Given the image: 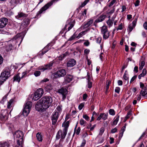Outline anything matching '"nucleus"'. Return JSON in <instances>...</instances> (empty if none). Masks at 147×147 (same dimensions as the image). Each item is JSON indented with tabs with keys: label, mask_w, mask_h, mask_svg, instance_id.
Returning a JSON list of instances; mask_svg holds the SVG:
<instances>
[{
	"label": "nucleus",
	"mask_w": 147,
	"mask_h": 147,
	"mask_svg": "<svg viewBox=\"0 0 147 147\" xmlns=\"http://www.w3.org/2000/svg\"><path fill=\"white\" fill-rule=\"evenodd\" d=\"M67 132L63 129L62 131L61 130H59L57 134L56 139L57 140L59 139L60 138L61 139H64L67 134Z\"/></svg>",
	"instance_id": "obj_8"
},
{
	"label": "nucleus",
	"mask_w": 147,
	"mask_h": 147,
	"mask_svg": "<svg viewBox=\"0 0 147 147\" xmlns=\"http://www.w3.org/2000/svg\"><path fill=\"white\" fill-rule=\"evenodd\" d=\"M143 27L146 30H147V22H144L143 24Z\"/></svg>",
	"instance_id": "obj_60"
},
{
	"label": "nucleus",
	"mask_w": 147,
	"mask_h": 147,
	"mask_svg": "<svg viewBox=\"0 0 147 147\" xmlns=\"http://www.w3.org/2000/svg\"><path fill=\"white\" fill-rule=\"evenodd\" d=\"M101 37H98L96 38V42L98 43H100L101 40Z\"/></svg>",
	"instance_id": "obj_49"
},
{
	"label": "nucleus",
	"mask_w": 147,
	"mask_h": 147,
	"mask_svg": "<svg viewBox=\"0 0 147 147\" xmlns=\"http://www.w3.org/2000/svg\"><path fill=\"white\" fill-rule=\"evenodd\" d=\"M36 137L37 140L39 142H41L42 140L41 135L39 133H38L36 134Z\"/></svg>",
	"instance_id": "obj_29"
},
{
	"label": "nucleus",
	"mask_w": 147,
	"mask_h": 147,
	"mask_svg": "<svg viewBox=\"0 0 147 147\" xmlns=\"http://www.w3.org/2000/svg\"><path fill=\"white\" fill-rule=\"evenodd\" d=\"M90 52V50L88 49H86L84 51V53L86 54H88Z\"/></svg>",
	"instance_id": "obj_64"
},
{
	"label": "nucleus",
	"mask_w": 147,
	"mask_h": 147,
	"mask_svg": "<svg viewBox=\"0 0 147 147\" xmlns=\"http://www.w3.org/2000/svg\"><path fill=\"white\" fill-rule=\"evenodd\" d=\"M108 7H109L108 6H105L103 10L105 11L108 9V10L106 12V13L107 14L111 15L114 12L115 10V9L114 6L112 8H111L110 7L109 8Z\"/></svg>",
	"instance_id": "obj_14"
},
{
	"label": "nucleus",
	"mask_w": 147,
	"mask_h": 147,
	"mask_svg": "<svg viewBox=\"0 0 147 147\" xmlns=\"http://www.w3.org/2000/svg\"><path fill=\"white\" fill-rule=\"evenodd\" d=\"M107 17V16L105 14H102L100 15L94 22V24L96 26L98 23L102 22Z\"/></svg>",
	"instance_id": "obj_10"
},
{
	"label": "nucleus",
	"mask_w": 147,
	"mask_h": 147,
	"mask_svg": "<svg viewBox=\"0 0 147 147\" xmlns=\"http://www.w3.org/2000/svg\"><path fill=\"white\" fill-rule=\"evenodd\" d=\"M102 116V119L105 120L107 119V116H108V114H105V113H101Z\"/></svg>",
	"instance_id": "obj_36"
},
{
	"label": "nucleus",
	"mask_w": 147,
	"mask_h": 147,
	"mask_svg": "<svg viewBox=\"0 0 147 147\" xmlns=\"http://www.w3.org/2000/svg\"><path fill=\"white\" fill-rule=\"evenodd\" d=\"M49 50V49H48L47 51H43L42 50V51H41V52H40V53L39 54V55L40 56H42L45 53H46Z\"/></svg>",
	"instance_id": "obj_47"
},
{
	"label": "nucleus",
	"mask_w": 147,
	"mask_h": 147,
	"mask_svg": "<svg viewBox=\"0 0 147 147\" xmlns=\"http://www.w3.org/2000/svg\"><path fill=\"white\" fill-rule=\"evenodd\" d=\"M117 129L116 127H115L114 128L112 129L111 131V132L112 133H114L116 132L117 131Z\"/></svg>",
	"instance_id": "obj_58"
},
{
	"label": "nucleus",
	"mask_w": 147,
	"mask_h": 147,
	"mask_svg": "<svg viewBox=\"0 0 147 147\" xmlns=\"http://www.w3.org/2000/svg\"><path fill=\"white\" fill-rule=\"evenodd\" d=\"M11 140L1 142L0 147H9L11 144Z\"/></svg>",
	"instance_id": "obj_19"
},
{
	"label": "nucleus",
	"mask_w": 147,
	"mask_h": 147,
	"mask_svg": "<svg viewBox=\"0 0 147 147\" xmlns=\"http://www.w3.org/2000/svg\"><path fill=\"white\" fill-rule=\"evenodd\" d=\"M18 0H11L10 3L12 4L15 5L18 2Z\"/></svg>",
	"instance_id": "obj_45"
},
{
	"label": "nucleus",
	"mask_w": 147,
	"mask_h": 147,
	"mask_svg": "<svg viewBox=\"0 0 147 147\" xmlns=\"http://www.w3.org/2000/svg\"><path fill=\"white\" fill-rule=\"evenodd\" d=\"M146 87H145L142 89L140 92V94L142 96H145L146 95Z\"/></svg>",
	"instance_id": "obj_30"
},
{
	"label": "nucleus",
	"mask_w": 147,
	"mask_h": 147,
	"mask_svg": "<svg viewBox=\"0 0 147 147\" xmlns=\"http://www.w3.org/2000/svg\"><path fill=\"white\" fill-rule=\"evenodd\" d=\"M89 0H85L81 5L79 7V8H82L85 6L86 4L89 1Z\"/></svg>",
	"instance_id": "obj_37"
},
{
	"label": "nucleus",
	"mask_w": 147,
	"mask_h": 147,
	"mask_svg": "<svg viewBox=\"0 0 147 147\" xmlns=\"http://www.w3.org/2000/svg\"><path fill=\"white\" fill-rule=\"evenodd\" d=\"M84 103H81L78 106V109L79 110H81L84 106Z\"/></svg>",
	"instance_id": "obj_46"
},
{
	"label": "nucleus",
	"mask_w": 147,
	"mask_h": 147,
	"mask_svg": "<svg viewBox=\"0 0 147 147\" xmlns=\"http://www.w3.org/2000/svg\"><path fill=\"white\" fill-rule=\"evenodd\" d=\"M59 115V113L57 111L54 112L53 114L52 118V123L53 125H55L57 121Z\"/></svg>",
	"instance_id": "obj_13"
},
{
	"label": "nucleus",
	"mask_w": 147,
	"mask_h": 147,
	"mask_svg": "<svg viewBox=\"0 0 147 147\" xmlns=\"http://www.w3.org/2000/svg\"><path fill=\"white\" fill-rule=\"evenodd\" d=\"M109 113L111 115H115V111L113 109H110L109 111Z\"/></svg>",
	"instance_id": "obj_41"
},
{
	"label": "nucleus",
	"mask_w": 147,
	"mask_h": 147,
	"mask_svg": "<svg viewBox=\"0 0 147 147\" xmlns=\"http://www.w3.org/2000/svg\"><path fill=\"white\" fill-rule=\"evenodd\" d=\"M140 3V1L137 0L136 1V3H135V5L136 7L138 6L139 5Z\"/></svg>",
	"instance_id": "obj_62"
},
{
	"label": "nucleus",
	"mask_w": 147,
	"mask_h": 147,
	"mask_svg": "<svg viewBox=\"0 0 147 147\" xmlns=\"http://www.w3.org/2000/svg\"><path fill=\"white\" fill-rule=\"evenodd\" d=\"M86 123V122L83 119H81L80 120V123L81 125H84V123Z\"/></svg>",
	"instance_id": "obj_48"
},
{
	"label": "nucleus",
	"mask_w": 147,
	"mask_h": 147,
	"mask_svg": "<svg viewBox=\"0 0 147 147\" xmlns=\"http://www.w3.org/2000/svg\"><path fill=\"white\" fill-rule=\"evenodd\" d=\"M87 95L86 94H83V99L84 100H85L87 97Z\"/></svg>",
	"instance_id": "obj_63"
},
{
	"label": "nucleus",
	"mask_w": 147,
	"mask_h": 147,
	"mask_svg": "<svg viewBox=\"0 0 147 147\" xmlns=\"http://www.w3.org/2000/svg\"><path fill=\"white\" fill-rule=\"evenodd\" d=\"M101 33L103 34V38L105 39L108 38L109 36V32H108L107 27L106 26H102L101 29Z\"/></svg>",
	"instance_id": "obj_5"
},
{
	"label": "nucleus",
	"mask_w": 147,
	"mask_h": 147,
	"mask_svg": "<svg viewBox=\"0 0 147 147\" xmlns=\"http://www.w3.org/2000/svg\"><path fill=\"white\" fill-rule=\"evenodd\" d=\"M104 131V129L103 127H101L100 129V131L99 133V135L100 136H102V134H103Z\"/></svg>",
	"instance_id": "obj_43"
},
{
	"label": "nucleus",
	"mask_w": 147,
	"mask_h": 147,
	"mask_svg": "<svg viewBox=\"0 0 147 147\" xmlns=\"http://www.w3.org/2000/svg\"><path fill=\"white\" fill-rule=\"evenodd\" d=\"M40 98V97L38 96V95L36 94V93L35 92L33 98V100H38Z\"/></svg>",
	"instance_id": "obj_38"
},
{
	"label": "nucleus",
	"mask_w": 147,
	"mask_h": 147,
	"mask_svg": "<svg viewBox=\"0 0 147 147\" xmlns=\"http://www.w3.org/2000/svg\"><path fill=\"white\" fill-rule=\"evenodd\" d=\"M20 77L18 75L15 76L13 77V81H16L19 82L20 80Z\"/></svg>",
	"instance_id": "obj_31"
},
{
	"label": "nucleus",
	"mask_w": 147,
	"mask_h": 147,
	"mask_svg": "<svg viewBox=\"0 0 147 147\" xmlns=\"http://www.w3.org/2000/svg\"><path fill=\"white\" fill-rule=\"evenodd\" d=\"M94 22V20L92 19H90L88 20V22L86 23H84V24L82 25V27L84 28H87L91 26Z\"/></svg>",
	"instance_id": "obj_16"
},
{
	"label": "nucleus",
	"mask_w": 147,
	"mask_h": 147,
	"mask_svg": "<svg viewBox=\"0 0 147 147\" xmlns=\"http://www.w3.org/2000/svg\"><path fill=\"white\" fill-rule=\"evenodd\" d=\"M62 106H58L57 107V110L59 111V112H60L62 110Z\"/></svg>",
	"instance_id": "obj_59"
},
{
	"label": "nucleus",
	"mask_w": 147,
	"mask_h": 147,
	"mask_svg": "<svg viewBox=\"0 0 147 147\" xmlns=\"http://www.w3.org/2000/svg\"><path fill=\"white\" fill-rule=\"evenodd\" d=\"M114 19L115 18L112 17L111 19H109L107 21V23L109 27H110L112 26Z\"/></svg>",
	"instance_id": "obj_21"
},
{
	"label": "nucleus",
	"mask_w": 147,
	"mask_h": 147,
	"mask_svg": "<svg viewBox=\"0 0 147 147\" xmlns=\"http://www.w3.org/2000/svg\"><path fill=\"white\" fill-rule=\"evenodd\" d=\"M27 16V15L22 12L18 13V15L16 16V18L18 19L23 18Z\"/></svg>",
	"instance_id": "obj_20"
},
{
	"label": "nucleus",
	"mask_w": 147,
	"mask_h": 147,
	"mask_svg": "<svg viewBox=\"0 0 147 147\" xmlns=\"http://www.w3.org/2000/svg\"><path fill=\"white\" fill-rule=\"evenodd\" d=\"M8 22V19L5 18H3L0 19V28H4Z\"/></svg>",
	"instance_id": "obj_12"
},
{
	"label": "nucleus",
	"mask_w": 147,
	"mask_h": 147,
	"mask_svg": "<svg viewBox=\"0 0 147 147\" xmlns=\"http://www.w3.org/2000/svg\"><path fill=\"white\" fill-rule=\"evenodd\" d=\"M145 65V62L143 61H141V63H139V69L140 70H142Z\"/></svg>",
	"instance_id": "obj_34"
},
{
	"label": "nucleus",
	"mask_w": 147,
	"mask_h": 147,
	"mask_svg": "<svg viewBox=\"0 0 147 147\" xmlns=\"http://www.w3.org/2000/svg\"><path fill=\"white\" fill-rule=\"evenodd\" d=\"M13 46L11 44H10L7 46L6 47V49L7 51L11 50L12 49Z\"/></svg>",
	"instance_id": "obj_33"
},
{
	"label": "nucleus",
	"mask_w": 147,
	"mask_h": 147,
	"mask_svg": "<svg viewBox=\"0 0 147 147\" xmlns=\"http://www.w3.org/2000/svg\"><path fill=\"white\" fill-rule=\"evenodd\" d=\"M66 55L65 54H62L59 57V59L60 60H62L65 57Z\"/></svg>",
	"instance_id": "obj_44"
},
{
	"label": "nucleus",
	"mask_w": 147,
	"mask_h": 147,
	"mask_svg": "<svg viewBox=\"0 0 147 147\" xmlns=\"http://www.w3.org/2000/svg\"><path fill=\"white\" fill-rule=\"evenodd\" d=\"M8 114L7 111L5 110L4 111H2L1 114L0 115V118L3 121H5L8 118Z\"/></svg>",
	"instance_id": "obj_9"
},
{
	"label": "nucleus",
	"mask_w": 147,
	"mask_h": 147,
	"mask_svg": "<svg viewBox=\"0 0 147 147\" xmlns=\"http://www.w3.org/2000/svg\"><path fill=\"white\" fill-rule=\"evenodd\" d=\"M147 73V71L146 69H144L142 70V72L141 74H140L138 76V78L139 79H140L142 77H144L145 76Z\"/></svg>",
	"instance_id": "obj_23"
},
{
	"label": "nucleus",
	"mask_w": 147,
	"mask_h": 147,
	"mask_svg": "<svg viewBox=\"0 0 147 147\" xmlns=\"http://www.w3.org/2000/svg\"><path fill=\"white\" fill-rule=\"evenodd\" d=\"M38 69L41 70V71H44L45 70H46L45 67H39L38 68Z\"/></svg>",
	"instance_id": "obj_52"
},
{
	"label": "nucleus",
	"mask_w": 147,
	"mask_h": 147,
	"mask_svg": "<svg viewBox=\"0 0 147 147\" xmlns=\"http://www.w3.org/2000/svg\"><path fill=\"white\" fill-rule=\"evenodd\" d=\"M92 86V83L90 81H88V88H91Z\"/></svg>",
	"instance_id": "obj_54"
},
{
	"label": "nucleus",
	"mask_w": 147,
	"mask_h": 147,
	"mask_svg": "<svg viewBox=\"0 0 147 147\" xmlns=\"http://www.w3.org/2000/svg\"><path fill=\"white\" fill-rule=\"evenodd\" d=\"M83 117L85 119L86 121H88L89 119V117L87 115H84L83 116Z\"/></svg>",
	"instance_id": "obj_56"
},
{
	"label": "nucleus",
	"mask_w": 147,
	"mask_h": 147,
	"mask_svg": "<svg viewBox=\"0 0 147 147\" xmlns=\"http://www.w3.org/2000/svg\"><path fill=\"white\" fill-rule=\"evenodd\" d=\"M137 21V18H136L133 22L132 24H129V25L127 30L129 32H130L133 30V28L135 27Z\"/></svg>",
	"instance_id": "obj_15"
},
{
	"label": "nucleus",
	"mask_w": 147,
	"mask_h": 147,
	"mask_svg": "<svg viewBox=\"0 0 147 147\" xmlns=\"http://www.w3.org/2000/svg\"><path fill=\"white\" fill-rule=\"evenodd\" d=\"M35 92L36 94L38 95V96L40 97L43 94V90L42 88H40L38 89Z\"/></svg>",
	"instance_id": "obj_22"
},
{
	"label": "nucleus",
	"mask_w": 147,
	"mask_h": 147,
	"mask_svg": "<svg viewBox=\"0 0 147 147\" xmlns=\"http://www.w3.org/2000/svg\"><path fill=\"white\" fill-rule=\"evenodd\" d=\"M13 135L15 138L17 139V144L20 146L21 144H22L24 136L23 132L20 131H17L15 132Z\"/></svg>",
	"instance_id": "obj_3"
},
{
	"label": "nucleus",
	"mask_w": 147,
	"mask_h": 147,
	"mask_svg": "<svg viewBox=\"0 0 147 147\" xmlns=\"http://www.w3.org/2000/svg\"><path fill=\"white\" fill-rule=\"evenodd\" d=\"M7 32L5 30L2 29H0V33L6 34Z\"/></svg>",
	"instance_id": "obj_57"
},
{
	"label": "nucleus",
	"mask_w": 147,
	"mask_h": 147,
	"mask_svg": "<svg viewBox=\"0 0 147 147\" xmlns=\"http://www.w3.org/2000/svg\"><path fill=\"white\" fill-rule=\"evenodd\" d=\"M41 74V72L39 71H36L34 73V75L36 77L39 76Z\"/></svg>",
	"instance_id": "obj_39"
},
{
	"label": "nucleus",
	"mask_w": 147,
	"mask_h": 147,
	"mask_svg": "<svg viewBox=\"0 0 147 147\" xmlns=\"http://www.w3.org/2000/svg\"><path fill=\"white\" fill-rule=\"evenodd\" d=\"M137 76L136 75L134 76L131 79L130 83H131L133 82L137 78Z\"/></svg>",
	"instance_id": "obj_61"
},
{
	"label": "nucleus",
	"mask_w": 147,
	"mask_h": 147,
	"mask_svg": "<svg viewBox=\"0 0 147 147\" xmlns=\"http://www.w3.org/2000/svg\"><path fill=\"white\" fill-rule=\"evenodd\" d=\"M52 102L51 97L49 96H43L36 103L35 109L38 111L42 109H47L51 106Z\"/></svg>",
	"instance_id": "obj_1"
},
{
	"label": "nucleus",
	"mask_w": 147,
	"mask_h": 147,
	"mask_svg": "<svg viewBox=\"0 0 147 147\" xmlns=\"http://www.w3.org/2000/svg\"><path fill=\"white\" fill-rule=\"evenodd\" d=\"M75 23V21L74 20L71 21L68 20L66 22V24L65 25L64 28L66 29L67 27L68 28L67 31H69L74 26Z\"/></svg>",
	"instance_id": "obj_11"
},
{
	"label": "nucleus",
	"mask_w": 147,
	"mask_h": 147,
	"mask_svg": "<svg viewBox=\"0 0 147 147\" xmlns=\"http://www.w3.org/2000/svg\"><path fill=\"white\" fill-rule=\"evenodd\" d=\"M117 0H112L109 4L108 7H110L111 6H112L114 3H115L116 1Z\"/></svg>",
	"instance_id": "obj_42"
},
{
	"label": "nucleus",
	"mask_w": 147,
	"mask_h": 147,
	"mask_svg": "<svg viewBox=\"0 0 147 147\" xmlns=\"http://www.w3.org/2000/svg\"><path fill=\"white\" fill-rule=\"evenodd\" d=\"M80 130L81 129L80 127H78L76 131H75V132L77 135H78L79 134L80 132Z\"/></svg>",
	"instance_id": "obj_53"
},
{
	"label": "nucleus",
	"mask_w": 147,
	"mask_h": 147,
	"mask_svg": "<svg viewBox=\"0 0 147 147\" xmlns=\"http://www.w3.org/2000/svg\"><path fill=\"white\" fill-rule=\"evenodd\" d=\"M77 36L75 34H74L69 39V40H73L76 38Z\"/></svg>",
	"instance_id": "obj_40"
},
{
	"label": "nucleus",
	"mask_w": 147,
	"mask_h": 147,
	"mask_svg": "<svg viewBox=\"0 0 147 147\" xmlns=\"http://www.w3.org/2000/svg\"><path fill=\"white\" fill-rule=\"evenodd\" d=\"M45 88L46 91H49L53 89V87L50 84L47 85Z\"/></svg>",
	"instance_id": "obj_27"
},
{
	"label": "nucleus",
	"mask_w": 147,
	"mask_h": 147,
	"mask_svg": "<svg viewBox=\"0 0 147 147\" xmlns=\"http://www.w3.org/2000/svg\"><path fill=\"white\" fill-rule=\"evenodd\" d=\"M10 69L9 67H5L0 76V84L2 85L10 76Z\"/></svg>",
	"instance_id": "obj_2"
},
{
	"label": "nucleus",
	"mask_w": 147,
	"mask_h": 147,
	"mask_svg": "<svg viewBox=\"0 0 147 147\" xmlns=\"http://www.w3.org/2000/svg\"><path fill=\"white\" fill-rule=\"evenodd\" d=\"M53 62L51 61L49 63L46 65H45V67L47 69H50L52 68V66H53Z\"/></svg>",
	"instance_id": "obj_25"
},
{
	"label": "nucleus",
	"mask_w": 147,
	"mask_h": 147,
	"mask_svg": "<svg viewBox=\"0 0 147 147\" xmlns=\"http://www.w3.org/2000/svg\"><path fill=\"white\" fill-rule=\"evenodd\" d=\"M76 61L73 59H71L69 60L67 63V67H72L76 65Z\"/></svg>",
	"instance_id": "obj_17"
},
{
	"label": "nucleus",
	"mask_w": 147,
	"mask_h": 147,
	"mask_svg": "<svg viewBox=\"0 0 147 147\" xmlns=\"http://www.w3.org/2000/svg\"><path fill=\"white\" fill-rule=\"evenodd\" d=\"M86 144V140L84 139L83 140L80 146L81 147H84Z\"/></svg>",
	"instance_id": "obj_50"
},
{
	"label": "nucleus",
	"mask_w": 147,
	"mask_h": 147,
	"mask_svg": "<svg viewBox=\"0 0 147 147\" xmlns=\"http://www.w3.org/2000/svg\"><path fill=\"white\" fill-rule=\"evenodd\" d=\"M64 83L67 84L71 81L73 79V76L71 75H67L64 78Z\"/></svg>",
	"instance_id": "obj_18"
},
{
	"label": "nucleus",
	"mask_w": 147,
	"mask_h": 147,
	"mask_svg": "<svg viewBox=\"0 0 147 147\" xmlns=\"http://www.w3.org/2000/svg\"><path fill=\"white\" fill-rule=\"evenodd\" d=\"M54 74V76L55 78H60L63 77L66 75V71L64 69H61L55 73Z\"/></svg>",
	"instance_id": "obj_7"
},
{
	"label": "nucleus",
	"mask_w": 147,
	"mask_h": 147,
	"mask_svg": "<svg viewBox=\"0 0 147 147\" xmlns=\"http://www.w3.org/2000/svg\"><path fill=\"white\" fill-rule=\"evenodd\" d=\"M120 88L119 87H116L115 90V92L119 94L120 91Z\"/></svg>",
	"instance_id": "obj_51"
},
{
	"label": "nucleus",
	"mask_w": 147,
	"mask_h": 147,
	"mask_svg": "<svg viewBox=\"0 0 147 147\" xmlns=\"http://www.w3.org/2000/svg\"><path fill=\"white\" fill-rule=\"evenodd\" d=\"M69 121H67L65 124H64V128L63 129V130L65 131H66L67 132V129L68 127L69 126Z\"/></svg>",
	"instance_id": "obj_32"
},
{
	"label": "nucleus",
	"mask_w": 147,
	"mask_h": 147,
	"mask_svg": "<svg viewBox=\"0 0 147 147\" xmlns=\"http://www.w3.org/2000/svg\"><path fill=\"white\" fill-rule=\"evenodd\" d=\"M84 31H83L80 32L78 35V36H77L76 38H79L81 37L84 34Z\"/></svg>",
	"instance_id": "obj_55"
},
{
	"label": "nucleus",
	"mask_w": 147,
	"mask_h": 147,
	"mask_svg": "<svg viewBox=\"0 0 147 147\" xmlns=\"http://www.w3.org/2000/svg\"><path fill=\"white\" fill-rule=\"evenodd\" d=\"M58 92L59 93L61 94L62 95L66 94L67 93L66 90L63 88H61V89L58 90Z\"/></svg>",
	"instance_id": "obj_24"
},
{
	"label": "nucleus",
	"mask_w": 147,
	"mask_h": 147,
	"mask_svg": "<svg viewBox=\"0 0 147 147\" xmlns=\"http://www.w3.org/2000/svg\"><path fill=\"white\" fill-rule=\"evenodd\" d=\"M13 101V99H11L8 102V105H7V107L9 109L11 107V105Z\"/></svg>",
	"instance_id": "obj_35"
},
{
	"label": "nucleus",
	"mask_w": 147,
	"mask_h": 147,
	"mask_svg": "<svg viewBox=\"0 0 147 147\" xmlns=\"http://www.w3.org/2000/svg\"><path fill=\"white\" fill-rule=\"evenodd\" d=\"M119 116L118 115H117L115 118V119L113 121L112 124V125H116L117 124V123L119 121Z\"/></svg>",
	"instance_id": "obj_26"
},
{
	"label": "nucleus",
	"mask_w": 147,
	"mask_h": 147,
	"mask_svg": "<svg viewBox=\"0 0 147 147\" xmlns=\"http://www.w3.org/2000/svg\"><path fill=\"white\" fill-rule=\"evenodd\" d=\"M59 0H52L50 2H49L46 4L44 6L42 7L40 11H38L39 13L41 14L42 12L47 9H48L50 7L53 3L57 2Z\"/></svg>",
	"instance_id": "obj_6"
},
{
	"label": "nucleus",
	"mask_w": 147,
	"mask_h": 147,
	"mask_svg": "<svg viewBox=\"0 0 147 147\" xmlns=\"http://www.w3.org/2000/svg\"><path fill=\"white\" fill-rule=\"evenodd\" d=\"M16 40L17 39L18 40L21 39V41L20 42V43L22 42V40L23 38L21 36V34H17L15 36L14 38Z\"/></svg>",
	"instance_id": "obj_28"
},
{
	"label": "nucleus",
	"mask_w": 147,
	"mask_h": 147,
	"mask_svg": "<svg viewBox=\"0 0 147 147\" xmlns=\"http://www.w3.org/2000/svg\"><path fill=\"white\" fill-rule=\"evenodd\" d=\"M32 105V103L29 101H27L24 105L23 111V114L24 116H28L30 111Z\"/></svg>",
	"instance_id": "obj_4"
}]
</instances>
